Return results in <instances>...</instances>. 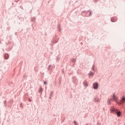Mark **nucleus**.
Wrapping results in <instances>:
<instances>
[{
    "label": "nucleus",
    "instance_id": "f257e3e1",
    "mask_svg": "<svg viewBox=\"0 0 125 125\" xmlns=\"http://www.w3.org/2000/svg\"><path fill=\"white\" fill-rule=\"evenodd\" d=\"M117 99L118 98H117V96L115 95V94H114L112 96V99L110 98L107 101V104L108 105H110L111 101H115V102H117Z\"/></svg>",
    "mask_w": 125,
    "mask_h": 125
},
{
    "label": "nucleus",
    "instance_id": "f03ea898",
    "mask_svg": "<svg viewBox=\"0 0 125 125\" xmlns=\"http://www.w3.org/2000/svg\"><path fill=\"white\" fill-rule=\"evenodd\" d=\"M111 113H117V115L118 117L121 116V111L118 112V109H115L114 107H111L110 109Z\"/></svg>",
    "mask_w": 125,
    "mask_h": 125
},
{
    "label": "nucleus",
    "instance_id": "7ed1b4c3",
    "mask_svg": "<svg viewBox=\"0 0 125 125\" xmlns=\"http://www.w3.org/2000/svg\"><path fill=\"white\" fill-rule=\"evenodd\" d=\"M125 97L123 96L121 98V101H120V104H123V103H125Z\"/></svg>",
    "mask_w": 125,
    "mask_h": 125
},
{
    "label": "nucleus",
    "instance_id": "20e7f679",
    "mask_svg": "<svg viewBox=\"0 0 125 125\" xmlns=\"http://www.w3.org/2000/svg\"><path fill=\"white\" fill-rule=\"evenodd\" d=\"M93 87L95 89H96L98 87V84L97 83H95L93 85Z\"/></svg>",
    "mask_w": 125,
    "mask_h": 125
},
{
    "label": "nucleus",
    "instance_id": "39448f33",
    "mask_svg": "<svg viewBox=\"0 0 125 125\" xmlns=\"http://www.w3.org/2000/svg\"><path fill=\"white\" fill-rule=\"evenodd\" d=\"M111 22H116L117 21V18H112L111 19Z\"/></svg>",
    "mask_w": 125,
    "mask_h": 125
},
{
    "label": "nucleus",
    "instance_id": "423d86ee",
    "mask_svg": "<svg viewBox=\"0 0 125 125\" xmlns=\"http://www.w3.org/2000/svg\"><path fill=\"white\" fill-rule=\"evenodd\" d=\"M9 58L8 55V54H5V58L6 59H7Z\"/></svg>",
    "mask_w": 125,
    "mask_h": 125
},
{
    "label": "nucleus",
    "instance_id": "0eeeda50",
    "mask_svg": "<svg viewBox=\"0 0 125 125\" xmlns=\"http://www.w3.org/2000/svg\"><path fill=\"white\" fill-rule=\"evenodd\" d=\"M92 75H93V73H90L89 74V76H92Z\"/></svg>",
    "mask_w": 125,
    "mask_h": 125
},
{
    "label": "nucleus",
    "instance_id": "6e6552de",
    "mask_svg": "<svg viewBox=\"0 0 125 125\" xmlns=\"http://www.w3.org/2000/svg\"><path fill=\"white\" fill-rule=\"evenodd\" d=\"M44 84H46V82H44Z\"/></svg>",
    "mask_w": 125,
    "mask_h": 125
},
{
    "label": "nucleus",
    "instance_id": "1a4fd4ad",
    "mask_svg": "<svg viewBox=\"0 0 125 125\" xmlns=\"http://www.w3.org/2000/svg\"><path fill=\"white\" fill-rule=\"evenodd\" d=\"M75 125H76L77 123L76 122H74Z\"/></svg>",
    "mask_w": 125,
    "mask_h": 125
}]
</instances>
